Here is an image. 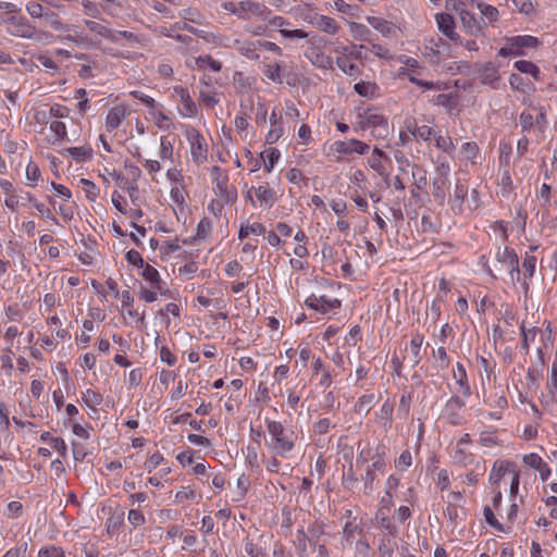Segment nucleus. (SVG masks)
I'll use <instances>...</instances> for the list:
<instances>
[{
    "mask_svg": "<svg viewBox=\"0 0 557 557\" xmlns=\"http://www.w3.org/2000/svg\"><path fill=\"white\" fill-rule=\"evenodd\" d=\"M268 431L272 436V443L269 447L277 455L284 456L295 446V436L293 432H286L283 424L277 421L268 422Z\"/></svg>",
    "mask_w": 557,
    "mask_h": 557,
    "instance_id": "obj_1",
    "label": "nucleus"
},
{
    "mask_svg": "<svg viewBox=\"0 0 557 557\" xmlns=\"http://www.w3.org/2000/svg\"><path fill=\"white\" fill-rule=\"evenodd\" d=\"M5 23L11 26L10 34L16 37L33 38L36 33L35 26L21 15H11Z\"/></svg>",
    "mask_w": 557,
    "mask_h": 557,
    "instance_id": "obj_2",
    "label": "nucleus"
},
{
    "mask_svg": "<svg viewBox=\"0 0 557 557\" xmlns=\"http://www.w3.org/2000/svg\"><path fill=\"white\" fill-rule=\"evenodd\" d=\"M495 257L498 263L506 267V270L509 271L511 278H513V272H517V281L520 280L519 260L513 249L508 247L503 249L497 248Z\"/></svg>",
    "mask_w": 557,
    "mask_h": 557,
    "instance_id": "obj_3",
    "label": "nucleus"
},
{
    "mask_svg": "<svg viewBox=\"0 0 557 557\" xmlns=\"http://www.w3.org/2000/svg\"><path fill=\"white\" fill-rule=\"evenodd\" d=\"M238 17L239 18H250L252 16L260 17L264 20L267 14H269V10L265 5L253 2L251 0H243L238 2Z\"/></svg>",
    "mask_w": 557,
    "mask_h": 557,
    "instance_id": "obj_4",
    "label": "nucleus"
},
{
    "mask_svg": "<svg viewBox=\"0 0 557 557\" xmlns=\"http://www.w3.org/2000/svg\"><path fill=\"white\" fill-rule=\"evenodd\" d=\"M190 153L193 157V160L201 164L205 161H207V146L203 143V136L196 129L193 131L190 135Z\"/></svg>",
    "mask_w": 557,
    "mask_h": 557,
    "instance_id": "obj_5",
    "label": "nucleus"
},
{
    "mask_svg": "<svg viewBox=\"0 0 557 557\" xmlns=\"http://www.w3.org/2000/svg\"><path fill=\"white\" fill-rule=\"evenodd\" d=\"M423 344V336L420 334L413 335L410 344L408 347H406V355L403 358V361L407 362L411 368L419 364L421 357H420V349Z\"/></svg>",
    "mask_w": 557,
    "mask_h": 557,
    "instance_id": "obj_6",
    "label": "nucleus"
},
{
    "mask_svg": "<svg viewBox=\"0 0 557 557\" xmlns=\"http://www.w3.org/2000/svg\"><path fill=\"white\" fill-rule=\"evenodd\" d=\"M436 22L438 29L450 40L459 41L460 36L455 32V21L454 17L448 13H438L436 14Z\"/></svg>",
    "mask_w": 557,
    "mask_h": 557,
    "instance_id": "obj_7",
    "label": "nucleus"
},
{
    "mask_svg": "<svg viewBox=\"0 0 557 557\" xmlns=\"http://www.w3.org/2000/svg\"><path fill=\"white\" fill-rule=\"evenodd\" d=\"M465 407V401L458 397L453 396L445 406L446 417L450 424L458 425L461 423V416L459 410Z\"/></svg>",
    "mask_w": 557,
    "mask_h": 557,
    "instance_id": "obj_8",
    "label": "nucleus"
},
{
    "mask_svg": "<svg viewBox=\"0 0 557 557\" xmlns=\"http://www.w3.org/2000/svg\"><path fill=\"white\" fill-rule=\"evenodd\" d=\"M337 151L339 153L348 154V153H359L364 154L369 151L370 147L369 145L357 140V139H350L348 141H338L336 143Z\"/></svg>",
    "mask_w": 557,
    "mask_h": 557,
    "instance_id": "obj_9",
    "label": "nucleus"
},
{
    "mask_svg": "<svg viewBox=\"0 0 557 557\" xmlns=\"http://www.w3.org/2000/svg\"><path fill=\"white\" fill-rule=\"evenodd\" d=\"M126 110L123 106L112 108L106 119V127L108 131L117 128L125 119Z\"/></svg>",
    "mask_w": 557,
    "mask_h": 557,
    "instance_id": "obj_10",
    "label": "nucleus"
},
{
    "mask_svg": "<svg viewBox=\"0 0 557 557\" xmlns=\"http://www.w3.org/2000/svg\"><path fill=\"white\" fill-rule=\"evenodd\" d=\"M460 20L462 22L463 27L471 34V35H479L482 32V25L481 22L475 18L473 14L468 12L467 10L460 12Z\"/></svg>",
    "mask_w": 557,
    "mask_h": 557,
    "instance_id": "obj_11",
    "label": "nucleus"
},
{
    "mask_svg": "<svg viewBox=\"0 0 557 557\" xmlns=\"http://www.w3.org/2000/svg\"><path fill=\"white\" fill-rule=\"evenodd\" d=\"M407 129L410 132L414 137H419L423 140H430L433 135L432 127L428 125H421L419 126L414 120L407 121Z\"/></svg>",
    "mask_w": 557,
    "mask_h": 557,
    "instance_id": "obj_12",
    "label": "nucleus"
},
{
    "mask_svg": "<svg viewBox=\"0 0 557 557\" xmlns=\"http://www.w3.org/2000/svg\"><path fill=\"white\" fill-rule=\"evenodd\" d=\"M508 44L511 47H515L516 50H520V48H534L539 45V39L536 37L524 35V36H515L508 38Z\"/></svg>",
    "mask_w": 557,
    "mask_h": 557,
    "instance_id": "obj_13",
    "label": "nucleus"
},
{
    "mask_svg": "<svg viewBox=\"0 0 557 557\" xmlns=\"http://www.w3.org/2000/svg\"><path fill=\"white\" fill-rule=\"evenodd\" d=\"M85 25L89 28V30L97 33L99 36L113 42L117 41L116 35L111 29L98 22L85 20Z\"/></svg>",
    "mask_w": 557,
    "mask_h": 557,
    "instance_id": "obj_14",
    "label": "nucleus"
},
{
    "mask_svg": "<svg viewBox=\"0 0 557 557\" xmlns=\"http://www.w3.org/2000/svg\"><path fill=\"white\" fill-rule=\"evenodd\" d=\"M468 194V187L462 184L460 181H457L454 197L450 200L451 209L460 211L462 208V202Z\"/></svg>",
    "mask_w": 557,
    "mask_h": 557,
    "instance_id": "obj_15",
    "label": "nucleus"
},
{
    "mask_svg": "<svg viewBox=\"0 0 557 557\" xmlns=\"http://www.w3.org/2000/svg\"><path fill=\"white\" fill-rule=\"evenodd\" d=\"M379 127L380 129H383L384 133L387 132V121L382 114L377 113H367L364 121L362 122V128L366 127Z\"/></svg>",
    "mask_w": 557,
    "mask_h": 557,
    "instance_id": "obj_16",
    "label": "nucleus"
},
{
    "mask_svg": "<svg viewBox=\"0 0 557 557\" xmlns=\"http://www.w3.org/2000/svg\"><path fill=\"white\" fill-rule=\"evenodd\" d=\"M75 161L85 162L92 158V149L89 147H71L64 149Z\"/></svg>",
    "mask_w": 557,
    "mask_h": 557,
    "instance_id": "obj_17",
    "label": "nucleus"
},
{
    "mask_svg": "<svg viewBox=\"0 0 557 557\" xmlns=\"http://www.w3.org/2000/svg\"><path fill=\"white\" fill-rule=\"evenodd\" d=\"M280 156L281 153L276 148H270L261 152L260 157L264 162V168L268 173L272 171Z\"/></svg>",
    "mask_w": 557,
    "mask_h": 557,
    "instance_id": "obj_18",
    "label": "nucleus"
},
{
    "mask_svg": "<svg viewBox=\"0 0 557 557\" xmlns=\"http://www.w3.org/2000/svg\"><path fill=\"white\" fill-rule=\"evenodd\" d=\"M315 25L327 34L334 35L338 30V25L336 21L332 17L320 15L315 18Z\"/></svg>",
    "mask_w": 557,
    "mask_h": 557,
    "instance_id": "obj_19",
    "label": "nucleus"
},
{
    "mask_svg": "<svg viewBox=\"0 0 557 557\" xmlns=\"http://www.w3.org/2000/svg\"><path fill=\"white\" fill-rule=\"evenodd\" d=\"M256 197L261 203H264L269 207H272L275 202V193L267 187V186H259L258 188H255Z\"/></svg>",
    "mask_w": 557,
    "mask_h": 557,
    "instance_id": "obj_20",
    "label": "nucleus"
},
{
    "mask_svg": "<svg viewBox=\"0 0 557 557\" xmlns=\"http://www.w3.org/2000/svg\"><path fill=\"white\" fill-rule=\"evenodd\" d=\"M515 67L521 72L532 75L535 79H539L540 69L531 61L520 60L515 62Z\"/></svg>",
    "mask_w": 557,
    "mask_h": 557,
    "instance_id": "obj_21",
    "label": "nucleus"
},
{
    "mask_svg": "<svg viewBox=\"0 0 557 557\" xmlns=\"http://www.w3.org/2000/svg\"><path fill=\"white\" fill-rule=\"evenodd\" d=\"M282 67L280 63L268 64L264 66L263 75L275 83H282Z\"/></svg>",
    "mask_w": 557,
    "mask_h": 557,
    "instance_id": "obj_22",
    "label": "nucleus"
},
{
    "mask_svg": "<svg viewBox=\"0 0 557 557\" xmlns=\"http://www.w3.org/2000/svg\"><path fill=\"white\" fill-rule=\"evenodd\" d=\"M181 102L183 104V114L187 117H194L198 113V108L191 99L189 92L182 95Z\"/></svg>",
    "mask_w": 557,
    "mask_h": 557,
    "instance_id": "obj_23",
    "label": "nucleus"
},
{
    "mask_svg": "<svg viewBox=\"0 0 557 557\" xmlns=\"http://www.w3.org/2000/svg\"><path fill=\"white\" fill-rule=\"evenodd\" d=\"M143 277L150 282V284L152 285V287L157 288V289H161V285H160V275H159V272L157 271L156 268H153L152 265L150 264H147L145 268H144V271H143Z\"/></svg>",
    "mask_w": 557,
    "mask_h": 557,
    "instance_id": "obj_24",
    "label": "nucleus"
},
{
    "mask_svg": "<svg viewBox=\"0 0 557 557\" xmlns=\"http://www.w3.org/2000/svg\"><path fill=\"white\" fill-rule=\"evenodd\" d=\"M374 399H375L374 394L361 396L359 398L358 403L356 404V407H355L356 411L360 414H367L371 410Z\"/></svg>",
    "mask_w": 557,
    "mask_h": 557,
    "instance_id": "obj_25",
    "label": "nucleus"
},
{
    "mask_svg": "<svg viewBox=\"0 0 557 557\" xmlns=\"http://www.w3.org/2000/svg\"><path fill=\"white\" fill-rule=\"evenodd\" d=\"M196 64L199 67H203L205 65H208L212 71L220 72L222 69V63L213 60L210 55H200L196 59Z\"/></svg>",
    "mask_w": 557,
    "mask_h": 557,
    "instance_id": "obj_26",
    "label": "nucleus"
},
{
    "mask_svg": "<svg viewBox=\"0 0 557 557\" xmlns=\"http://www.w3.org/2000/svg\"><path fill=\"white\" fill-rule=\"evenodd\" d=\"M476 8L481 11L482 15L485 16L490 22H495L498 17V10L490 4L483 2H476Z\"/></svg>",
    "mask_w": 557,
    "mask_h": 557,
    "instance_id": "obj_27",
    "label": "nucleus"
},
{
    "mask_svg": "<svg viewBox=\"0 0 557 557\" xmlns=\"http://www.w3.org/2000/svg\"><path fill=\"white\" fill-rule=\"evenodd\" d=\"M369 23L377 30H380L383 36H388L392 32V25L382 18L379 17H369Z\"/></svg>",
    "mask_w": 557,
    "mask_h": 557,
    "instance_id": "obj_28",
    "label": "nucleus"
},
{
    "mask_svg": "<svg viewBox=\"0 0 557 557\" xmlns=\"http://www.w3.org/2000/svg\"><path fill=\"white\" fill-rule=\"evenodd\" d=\"M81 184L83 186L84 191L86 193V197L90 201H94L99 194L96 184L87 178H82Z\"/></svg>",
    "mask_w": 557,
    "mask_h": 557,
    "instance_id": "obj_29",
    "label": "nucleus"
},
{
    "mask_svg": "<svg viewBox=\"0 0 557 557\" xmlns=\"http://www.w3.org/2000/svg\"><path fill=\"white\" fill-rule=\"evenodd\" d=\"M83 399L85 404L91 408L99 406L102 403V396L92 389H87L84 393Z\"/></svg>",
    "mask_w": 557,
    "mask_h": 557,
    "instance_id": "obj_30",
    "label": "nucleus"
},
{
    "mask_svg": "<svg viewBox=\"0 0 557 557\" xmlns=\"http://www.w3.org/2000/svg\"><path fill=\"white\" fill-rule=\"evenodd\" d=\"M447 182L435 180L433 181V196L436 200H438L441 203L444 202L446 193H445V186Z\"/></svg>",
    "mask_w": 557,
    "mask_h": 557,
    "instance_id": "obj_31",
    "label": "nucleus"
},
{
    "mask_svg": "<svg viewBox=\"0 0 557 557\" xmlns=\"http://www.w3.org/2000/svg\"><path fill=\"white\" fill-rule=\"evenodd\" d=\"M38 557H66L64 550L57 546L42 547L38 552Z\"/></svg>",
    "mask_w": 557,
    "mask_h": 557,
    "instance_id": "obj_32",
    "label": "nucleus"
},
{
    "mask_svg": "<svg viewBox=\"0 0 557 557\" xmlns=\"http://www.w3.org/2000/svg\"><path fill=\"white\" fill-rule=\"evenodd\" d=\"M536 258L529 253L525 255L522 267L524 269V275L528 277H532L535 272Z\"/></svg>",
    "mask_w": 557,
    "mask_h": 557,
    "instance_id": "obj_33",
    "label": "nucleus"
},
{
    "mask_svg": "<svg viewBox=\"0 0 557 557\" xmlns=\"http://www.w3.org/2000/svg\"><path fill=\"white\" fill-rule=\"evenodd\" d=\"M520 329L523 336L521 346L525 351H529V341L530 338L534 339L539 330L536 327L525 330L524 323L521 324Z\"/></svg>",
    "mask_w": 557,
    "mask_h": 557,
    "instance_id": "obj_34",
    "label": "nucleus"
},
{
    "mask_svg": "<svg viewBox=\"0 0 557 557\" xmlns=\"http://www.w3.org/2000/svg\"><path fill=\"white\" fill-rule=\"evenodd\" d=\"M539 372L534 369H529L525 375V386L529 391L536 389L539 387Z\"/></svg>",
    "mask_w": 557,
    "mask_h": 557,
    "instance_id": "obj_35",
    "label": "nucleus"
},
{
    "mask_svg": "<svg viewBox=\"0 0 557 557\" xmlns=\"http://www.w3.org/2000/svg\"><path fill=\"white\" fill-rule=\"evenodd\" d=\"M45 17L50 21L51 27L54 30L61 32V30H69L70 27L66 24H63L59 18L58 15L53 12L45 13Z\"/></svg>",
    "mask_w": 557,
    "mask_h": 557,
    "instance_id": "obj_36",
    "label": "nucleus"
},
{
    "mask_svg": "<svg viewBox=\"0 0 557 557\" xmlns=\"http://www.w3.org/2000/svg\"><path fill=\"white\" fill-rule=\"evenodd\" d=\"M50 129L57 135V138L52 141L55 144L66 135L65 124L61 121H53L50 124Z\"/></svg>",
    "mask_w": 557,
    "mask_h": 557,
    "instance_id": "obj_37",
    "label": "nucleus"
},
{
    "mask_svg": "<svg viewBox=\"0 0 557 557\" xmlns=\"http://www.w3.org/2000/svg\"><path fill=\"white\" fill-rule=\"evenodd\" d=\"M483 513H484L485 521L491 527L495 528L498 531L504 530L503 524L497 521V519L494 516V512L492 511V509L488 506L484 507Z\"/></svg>",
    "mask_w": 557,
    "mask_h": 557,
    "instance_id": "obj_38",
    "label": "nucleus"
},
{
    "mask_svg": "<svg viewBox=\"0 0 557 557\" xmlns=\"http://www.w3.org/2000/svg\"><path fill=\"white\" fill-rule=\"evenodd\" d=\"M336 64L345 74H351L357 70V65L351 63L349 59L345 57L337 58Z\"/></svg>",
    "mask_w": 557,
    "mask_h": 557,
    "instance_id": "obj_39",
    "label": "nucleus"
},
{
    "mask_svg": "<svg viewBox=\"0 0 557 557\" xmlns=\"http://www.w3.org/2000/svg\"><path fill=\"white\" fill-rule=\"evenodd\" d=\"M39 177H40V170H39L38 165L36 163H34L33 161H30L26 166V178L29 182L35 183L38 181Z\"/></svg>",
    "mask_w": 557,
    "mask_h": 557,
    "instance_id": "obj_40",
    "label": "nucleus"
},
{
    "mask_svg": "<svg viewBox=\"0 0 557 557\" xmlns=\"http://www.w3.org/2000/svg\"><path fill=\"white\" fill-rule=\"evenodd\" d=\"M211 232V223L210 220L207 218H203L197 226V233L196 236L198 238H206L208 234Z\"/></svg>",
    "mask_w": 557,
    "mask_h": 557,
    "instance_id": "obj_41",
    "label": "nucleus"
},
{
    "mask_svg": "<svg viewBox=\"0 0 557 557\" xmlns=\"http://www.w3.org/2000/svg\"><path fill=\"white\" fill-rule=\"evenodd\" d=\"M509 462H500V465L497 468V465L495 463L491 473V480H494L495 482H498L502 476L505 475V473L508 470Z\"/></svg>",
    "mask_w": 557,
    "mask_h": 557,
    "instance_id": "obj_42",
    "label": "nucleus"
},
{
    "mask_svg": "<svg viewBox=\"0 0 557 557\" xmlns=\"http://www.w3.org/2000/svg\"><path fill=\"white\" fill-rule=\"evenodd\" d=\"M449 172H450L449 164L446 162H441L436 168L434 178L438 180V181L443 180L444 182H447Z\"/></svg>",
    "mask_w": 557,
    "mask_h": 557,
    "instance_id": "obj_43",
    "label": "nucleus"
},
{
    "mask_svg": "<svg viewBox=\"0 0 557 557\" xmlns=\"http://www.w3.org/2000/svg\"><path fill=\"white\" fill-rule=\"evenodd\" d=\"M319 299L322 312H327L341 306V301L338 299H326L325 296H321Z\"/></svg>",
    "mask_w": 557,
    "mask_h": 557,
    "instance_id": "obj_44",
    "label": "nucleus"
},
{
    "mask_svg": "<svg viewBox=\"0 0 557 557\" xmlns=\"http://www.w3.org/2000/svg\"><path fill=\"white\" fill-rule=\"evenodd\" d=\"M523 462L533 469H539L544 463L537 454H529L523 457Z\"/></svg>",
    "mask_w": 557,
    "mask_h": 557,
    "instance_id": "obj_45",
    "label": "nucleus"
},
{
    "mask_svg": "<svg viewBox=\"0 0 557 557\" xmlns=\"http://www.w3.org/2000/svg\"><path fill=\"white\" fill-rule=\"evenodd\" d=\"M161 158L162 159H172L173 156V144L166 139V137H161Z\"/></svg>",
    "mask_w": 557,
    "mask_h": 557,
    "instance_id": "obj_46",
    "label": "nucleus"
},
{
    "mask_svg": "<svg viewBox=\"0 0 557 557\" xmlns=\"http://www.w3.org/2000/svg\"><path fill=\"white\" fill-rule=\"evenodd\" d=\"M403 74L408 77L409 82H411L412 84H414V85H417L419 87H422V88H425V89H433V88H435V84L433 82L422 81L420 78H417L414 75H412L411 73H408V72H404Z\"/></svg>",
    "mask_w": 557,
    "mask_h": 557,
    "instance_id": "obj_47",
    "label": "nucleus"
},
{
    "mask_svg": "<svg viewBox=\"0 0 557 557\" xmlns=\"http://www.w3.org/2000/svg\"><path fill=\"white\" fill-rule=\"evenodd\" d=\"M127 519L134 527H138L145 523V517L139 510H129Z\"/></svg>",
    "mask_w": 557,
    "mask_h": 557,
    "instance_id": "obj_48",
    "label": "nucleus"
},
{
    "mask_svg": "<svg viewBox=\"0 0 557 557\" xmlns=\"http://www.w3.org/2000/svg\"><path fill=\"white\" fill-rule=\"evenodd\" d=\"M126 260L128 263L136 265L138 268H144V260L140 256V253L134 249L127 251L126 253Z\"/></svg>",
    "mask_w": 557,
    "mask_h": 557,
    "instance_id": "obj_49",
    "label": "nucleus"
},
{
    "mask_svg": "<svg viewBox=\"0 0 557 557\" xmlns=\"http://www.w3.org/2000/svg\"><path fill=\"white\" fill-rule=\"evenodd\" d=\"M361 480L363 481L364 493H370L372 491L373 481L375 480V474L370 467L367 469L366 474Z\"/></svg>",
    "mask_w": 557,
    "mask_h": 557,
    "instance_id": "obj_50",
    "label": "nucleus"
},
{
    "mask_svg": "<svg viewBox=\"0 0 557 557\" xmlns=\"http://www.w3.org/2000/svg\"><path fill=\"white\" fill-rule=\"evenodd\" d=\"M355 91L363 97L369 96L373 91V86L370 83L359 82L354 86Z\"/></svg>",
    "mask_w": 557,
    "mask_h": 557,
    "instance_id": "obj_51",
    "label": "nucleus"
},
{
    "mask_svg": "<svg viewBox=\"0 0 557 557\" xmlns=\"http://www.w3.org/2000/svg\"><path fill=\"white\" fill-rule=\"evenodd\" d=\"M26 10L32 17L45 16L44 7L37 2H30L27 4Z\"/></svg>",
    "mask_w": 557,
    "mask_h": 557,
    "instance_id": "obj_52",
    "label": "nucleus"
},
{
    "mask_svg": "<svg viewBox=\"0 0 557 557\" xmlns=\"http://www.w3.org/2000/svg\"><path fill=\"white\" fill-rule=\"evenodd\" d=\"M358 478L356 473L354 472L352 466L349 467L347 473L343 475V482L346 487L354 488L355 484L357 483Z\"/></svg>",
    "mask_w": 557,
    "mask_h": 557,
    "instance_id": "obj_53",
    "label": "nucleus"
},
{
    "mask_svg": "<svg viewBox=\"0 0 557 557\" xmlns=\"http://www.w3.org/2000/svg\"><path fill=\"white\" fill-rule=\"evenodd\" d=\"M66 39L73 41L74 44H76L78 46L85 47V48L92 46V41L87 36H82V35H77V34L69 35L66 37Z\"/></svg>",
    "mask_w": 557,
    "mask_h": 557,
    "instance_id": "obj_54",
    "label": "nucleus"
},
{
    "mask_svg": "<svg viewBox=\"0 0 557 557\" xmlns=\"http://www.w3.org/2000/svg\"><path fill=\"white\" fill-rule=\"evenodd\" d=\"M246 461L251 467H258V453L255 447L248 446L246 449Z\"/></svg>",
    "mask_w": 557,
    "mask_h": 557,
    "instance_id": "obj_55",
    "label": "nucleus"
},
{
    "mask_svg": "<svg viewBox=\"0 0 557 557\" xmlns=\"http://www.w3.org/2000/svg\"><path fill=\"white\" fill-rule=\"evenodd\" d=\"M268 110L263 103L257 104L256 111V123L259 125H264L267 122Z\"/></svg>",
    "mask_w": 557,
    "mask_h": 557,
    "instance_id": "obj_56",
    "label": "nucleus"
},
{
    "mask_svg": "<svg viewBox=\"0 0 557 557\" xmlns=\"http://www.w3.org/2000/svg\"><path fill=\"white\" fill-rule=\"evenodd\" d=\"M143 377V373L140 369H133L128 373V384L131 387H136L140 384Z\"/></svg>",
    "mask_w": 557,
    "mask_h": 557,
    "instance_id": "obj_57",
    "label": "nucleus"
},
{
    "mask_svg": "<svg viewBox=\"0 0 557 557\" xmlns=\"http://www.w3.org/2000/svg\"><path fill=\"white\" fill-rule=\"evenodd\" d=\"M211 178H212L213 184H216V183L220 184L222 182H227V176L225 175L223 170L219 166H213L211 169Z\"/></svg>",
    "mask_w": 557,
    "mask_h": 557,
    "instance_id": "obj_58",
    "label": "nucleus"
},
{
    "mask_svg": "<svg viewBox=\"0 0 557 557\" xmlns=\"http://www.w3.org/2000/svg\"><path fill=\"white\" fill-rule=\"evenodd\" d=\"M51 446L62 456H66V445L61 437H51Z\"/></svg>",
    "mask_w": 557,
    "mask_h": 557,
    "instance_id": "obj_59",
    "label": "nucleus"
},
{
    "mask_svg": "<svg viewBox=\"0 0 557 557\" xmlns=\"http://www.w3.org/2000/svg\"><path fill=\"white\" fill-rule=\"evenodd\" d=\"M547 388L550 394L557 393V363H553L550 380L547 383Z\"/></svg>",
    "mask_w": 557,
    "mask_h": 557,
    "instance_id": "obj_60",
    "label": "nucleus"
},
{
    "mask_svg": "<svg viewBox=\"0 0 557 557\" xmlns=\"http://www.w3.org/2000/svg\"><path fill=\"white\" fill-rule=\"evenodd\" d=\"M245 557H259L260 549L252 541L247 539L245 542Z\"/></svg>",
    "mask_w": 557,
    "mask_h": 557,
    "instance_id": "obj_61",
    "label": "nucleus"
},
{
    "mask_svg": "<svg viewBox=\"0 0 557 557\" xmlns=\"http://www.w3.org/2000/svg\"><path fill=\"white\" fill-rule=\"evenodd\" d=\"M454 377L459 385L463 382H468L466 369L459 362L457 363L456 370L454 371Z\"/></svg>",
    "mask_w": 557,
    "mask_h": 557,
    "instance_id": "obj_62",
    "label": "nucleus"
},
{
    "mask_svg": "<svg viewBox=\"0 0 557 557\" xmlns=\"http://www.w3.org/2000/svg\"><path fill=\"white\" fill-rule=\"evenodd\" d=\"M160 358L163 362L168 363L169 366H173L176 362L175 356L165 346H163L160 349Z\"/></svg>",
    "mask_w": 557,
    "mask_h": 557,
    "instance_id": "obj_63",
    "label": "nucleus"
},
{
    "mask_svg": "<svg viewBox=\"0 0 557 557\" xmlns=\"http://www.w3.org/2000/svg\"><path fill=\"white\" fill-rule=\"evenodd\" d=\"M330 425L331 421L329 419H320L317 423H314L313 431L318 434H325L327 433Z\"/></svg>",
    "mask_w": 557,
    "mask_h": 557,
    "instance_id": "obj_64",
    "label": "nucleus"
}]
</instances>
